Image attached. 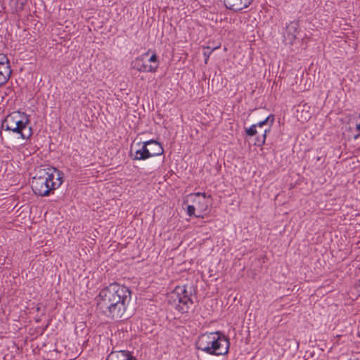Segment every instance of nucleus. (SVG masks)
<instances>
[{
	"label": "nucleus",
	"mask_w": 360,
	"mask_h": 360,
	"mask_svg": "<svg viewBox=\"0 0 360 360\" xmlns=\"http://www.w3.org/2000/svg\"><path fill=\"white\" fill-rule=\"evenodd\" d=\"M131 300V292L128 287L112 283L101 289L96 297V310L108 319H121Z\"/></svg>",
	"instance_id": "obj_1"
},
{
	"label": "nucleus",
	"mask_w": 360,
	"mask_h": 360,
	"mask_svg": "<svg viewBox=\"0 0 360 360\" xmlns=\"http://www.w3.org/2000/svg\"><path fill=\"white\" fill-rule=\"evenodd\" d=\"M39 176L33 177L32 188L39 196H48L51 191L58 188L63 182L64 174L56 167L41 169Z\"/></svg>",
	"instance_id": "obj_2"
},
{
	"label": "nucleus",
	"mask_w": 360,
	"mask_h": 360,
	"mask_svg": "<svg viewBox=\"0 0 360 360\" xmlns=\"http://www.w3.org/2000/svg\"><path fill=\"white\" fill-rule=\"evenodd\" d=\"M229 347V338L219 331L202 334L196 342L198 349L216 356L228 354Z\"/></svg>",
	"instance_id": "obj_3"
},
{
	"label": "nucleus",
	"mask_w": 360,
	"mask_h": 360,
	"mask_svg": "<svg viewBox=\"0 0 360 360\" xmlns=\"http://www.w3.org/2000/svg\"><path fill=\"white\" fill-rule=\"evenodd\" d=\"M167 297L168 303L181 313L188 312L193 304L186 285L176 286Z\"/></svg>",
	"instance_id": "obj_4"
},
{
	"label": "nucleus",
	"mask_w": 360,
	"mask_h": 360,
	"mask_svg": "<svg viewBox=\"0 0 360 360\" xmlns=\"http://www.w3.org/2000/svg\"><path fill=\"white\" fill-rule=\"evenodd\" d=\"M150 50L136 57L132 61L133 68L141 72H155L159 66L158 56L155 52L149 57Z\"/></svg>",
	"instance_id": "obj_5"
},
{
	"label": "nucleus",
	"mask_w": 360,
	"mask_h": 360,
	"mask_svg": "<svg viewBox=\"0 0 360 360\" xmlns=\"http://www.w3.org/2000/svg\"><path fill=\"white\" fill-rule=\"evenodd\" d=\"M16 124L17 130L15 134H20L22 139H29L32 135V130L31 127L28 128L26 132H23L27 128V125L30 123L29 117L24 112H16Z\"/></svg>",
	"instance_id": "obj_6"
},
{
	"label": "nucleus",
	"mask_w": 360,
	"mask_h": 360,
	"mask_svg": "<svg viewBox=\"0 0 360 360\" xmlns=\"http://www.w3.org/2000/svg\"><path fill=\"white\" fill-rule=\"evenodd\" d=\"M189 196L192 198V201L198 211L201 213L207 211L210 195H207L205 193L197 192L190 194Z\"/></svg>",
	"instance_id": "obj_7"
},
{
	"label": "nucleus",
	"mask_w": 360,
	"mask_h": 360,
	"mask_svg": "<svg viewBox=\"0 0 360 360\" xmlns=\"http://www.w3.org/2000/svg\"><path fill=\"white\" fill-rule=\"evenodd\" d=\"M300 24L298 20H293L288 23L283 33L284 40L286 43L292 44L299 34Z\"/></svg>",
	"instance_id": "obj_8"
},
{
	"label": "nucleus",
	"mask_w": 360,
	"mask_h": 360,
	"mask_svg": "<svg viewBox=\"0 0 360 360\" xmlns=\"http://www.w3.org/2000/svg\"><path fill=\"white\" fill-rule=\"evenodd\" d=\"M12 70L9 60L6 55L0 56V86L6 83L11 77Z\"/></svg>",
	"instance_id": "obj_9"
},
{
	"label": "nucleus",
	"mask_w": 360,
	"mask_h": 360,
	"mask_svg": "<svg viewBox=\"0 0 360 360\" xmlns=\"http://www.w3.org/2000/svg\"><path fill=\"white\" fill-rule=\"evenodd\" d=\"M253 0H224L226 8L233 11H240L249 7Z\"/></svg>",
	"instance_id": "obj_10"
},
{
	"label": "nucleus",
	"mask_w": 360,
	"mask_h": 360,
	"mask_svg": "<svg viewBox=\"0 0 360 360\" xmlns=\"http://www.w3.org/2000/svg\"><path fill=\"white\" fill-rule=\"evenodd\" d=\"M271 118V120L270 121V125H272L274 122V116L273 115H270L263 121H261L257 124H252L249 128H246L245 132H246L247 136H253L258 134L259 131H258L257 129H262L264 127L267 125V124L269 123Z\"/></svg>",
	"instance_id": "obj_11"
},
{
	"label": "nucleus",
	"mask_w": 360,
	"mask_h": 360,
	"mask_svg": "<svg viewBox=\"0 0 360 360\" xmlns=\"http://www.w3.org/2000/svg\"><path fill=\"white\" fill-rule=\"evenodd\" d=\"M144 142L149 152V158L163 154L164 149L162 145L157 141L151 139Z\"/></svg>",
	"instance_id": "obj_12"
},
{
	"label": "nucleus",
	"mask_w": 360,
	"mask_h": 360,
	"mask_svg": "<svg viewBox=\"0 0 360 360\" xmlns=\"http://www.w3.org/2000/svg\"><path fill=\"white\" fill-rule=\"evenodd\" d=\"M16 116V112H14L7 115L5 117V119L2 121L1 129H4L6 131H11L13 133H15V130H17L18 129L17 126L15 125Z\"/></svg>",
	"instance_id": "obj_13"
},
{
	"label": "nucleus",
	"mask_w": 360,
	"mask_h": 360,
	"mask_svg": "<svg viewBox=\"0 0 360 360\" xmlns=\"http://www.w3.org/2000/svg\"><path fill=\"white\" fill-rule=\"evenodd\" d=\"M149 152L146 146L145 142H143L140 148L135 150L134 153L131 149L129 156L134 160H145L149 158Z\"/></svg>",
	"instance_id": "obj_14"
},
{
	"label": "nucleus",
	"mask_w": 360,
	"mask_h": 360,
	"mask_svg": "<svg viewBox=\"0 0 360 360\" xmlns=\"http://www.w3.org/2000/svg\"><path fill=\"white\" fill-rule=\"evenodd\" d=\"M107 360H136L128 351H112L108 356Z\"/></svg>",
	"instance_id": "obj_15"
},
{
	"label": "nucleus",
	"mask_w": 360,
	"mask_h": 360,
	"mask_svg": "<svg viewBox=\"0 0 360 360\" xmlns=\"http://www.w3.org/2000/svg\"><path fill=\"white\" fill-rule=\"evenodd\" d=\"M270 120H271V118ZM271 126L272 125H270V122H269L267 125L264 127L262 129H257L259 134L261 133L262 136H258L256 138V141L255 143V145H257V146H262L265 143L266 134L267 133L270 132Z\"/></svg>",
	"instance_id": "obj_16"
},
{
	"label": "nucleus",
	"mask_w": 360,
	"mask_h": 360,
	"mask_svg": "<svg viewBox=\"0 0 360 360\" xmlns=\"http://www.w3.org/2000/svg\"><path fill=\"white\" fill-rule=\"evenodd\" d=\"M219 46H216V47H214V48H211L210 46H206V47H203V55L205 57V63H207V60L210 56V54L212 53V52L218 49Z\"/></svg>",
	"instance_id": "obj_17"
},
{
	"label": "nucleus",
	"mask_w": 360,
	"mask_h": 360,
	"mask_svg": "<svg viewBox=\"0 0 360 360\" xmlns=\"http://www.w3.org/2000/svg\"><path fill=\"white\" fill-rule=\"evenodd\" d=\"M195 209H196V207H195V206L194 205H188L187 210H186L187 214L189 217L195 216Z\"/></svg>",
	"instance_id": "obj_18"
},
{
	"label": "nucleus",
	"mask_w": 360,
	"mask_h": 360,
	"mask_svg": "<svg viewBox=\"0 0 360 360\" xmlns=\"http://www.w3.org/2000/svg\"><path fill=\"white\" fill-rule=\"evenodd\" d=\"M356 131H358V133L354 135V139H357L360 136V122L359 124H356Z\"/></svg>",
	"instance_id": "obj_19"
},
{
	"label": "nucleus",
	"mask_w": 360,
	"mask_h": 360,
	"mask_svg": "<svg viewBox=\"0 0 360 360\" xmlns=\"http://www.w3.org/2000/svg\"><path fill=\"white\" fill-rule=\"evenodd\" d=\"M302 118L303 119V121H306L310 118V115L309 113H307V115H306L304 117H302Z\"/></svg>",
	"instance_id": "obj_20"
}]
</instances>
